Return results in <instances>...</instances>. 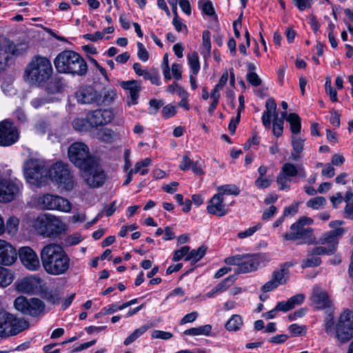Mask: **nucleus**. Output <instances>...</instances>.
<instances>
[{"label": "nucleus", "mask_w": 353, "mask_h": 353, "mask_svg": "<svg viewBox=\"0 0 353 353\" xmlns=\"http://www.w3.org/2000/svg\"><path fill=\"white\" fill-rule=\"evenodd\" d=\"M276 104L273 99H268L265 103V111L263 113L261 120L263 125L265 128H270L271 126V118L278 114L276 112Z\"/></svg>", "instance_id": "obj_26"}, {"label": "nucleus", "mask_w": 353, "mask_h": 353, "mask_svg": "<svg viewBox=\"0 0 353 353\" xmlns=\"http://www.w3.org/2000/svg\"><path fill=\"white\" fill-rule=\"evenodd\" d=\"M188 64L194 75H196L200 70V63L196 52H192L188 55Z\"/></svg>", "instance_id": "obj_35"}, {"label": "nucleus", "mask_w": 353, "mask_h": 353, "mask_svg": "<svg viewBox=\"0 0 353 353\" xmlns=\"http://www.w3.org/2000/svg\"><path fill=\"white\" fill-rule=\"evenodd\" d=\"M198 316H199V314L197 312H192L185 315L181 319L180 323L181 325H183V324H185L188 323L194 322L197 319Z\"/></svg>", "instance_id": "obj_64"}, {"label": "nucleus", "mask_w": 353, "mask_h": 353, "mask_svg": "<svg viewBox=\"0 0 353 353\" xmlns=\"http://www.w3.org/2000/svg\"><path fill=\"white\" fill-rule=\"evenodd\" d=\"M313 220L309 217L303 216L290 226V232L283 234L285 241L301 240V243H311L314 241L313 229L309 226Z\"/></svg>", "instance_id": "obj_7"}, {"label": "nucleus", "mask_w": 353, "mask_h": 353, "mask_svg": "<svg viewBox=\"0 0 353 353\" xmlns=\"http://www.w3.org/2000/svg\"><path fill=\"white\" fill-rule=\"evenodd\" d=\"M75 97L77 102L81 104L100 105L101 101V94L90 85L79 88L75 92Z\"/></svg>", "instance_id": "obj_16"}, {"label": "nucleus", "mask_w": 353, "mask_h": 353, "mask_svg": "<svg viewBox=\"0 0 353 353\" xmlns=\"http://www.w3.org/2000/svg\"><path fill=\"white\" fill-rule=\"evenodd\" d=\"M68 154L70 161L79 169H85L86 166H93L97 160L90 154L89 148L83 143L75 142L68 148Z\"/></svg>", "instance_id": "obj_8"}, {"label": "nucleus", "mask_w": 353, "mask_h": 353, "mask_svg": "<svg viewBox=\"0 0 353 353\" xmlns=\"http://www.w3.org/2000/svg\"><path fill=\"white\" fill-rule=\"evenodd\" d=\"M150 328V325H144L137 329H136L132 334H130L123 341V344L128 346L134 342L139 337L142 336L148 329Z\"/></svg>", "instance_id": "obj_32"}, {"label": "nucleus", "mask_w": 353, "mask_h": 353, "mask_svg": "<svg viewBox=\"0 0 353 353\" xmlns=\"http://www.w3.org/2000/svg\"><path fill=\"white\" fill-rule=\"evenodd\" d=\"M52 72L50 59L40 55L34 56L25 69L24 79L30 84L40 85L50 78Z\"/></svg>", "instance_id": "obj_4"}, {"label": "nucleus", "mask_w": 353, "mask_h": 353, "mask_svg": "<svg viewBox=\"0 0 353 353\" xmlns=\"http://www.w3.org/2000/svg\"><path fill=\"white\" fill-rule=\"evenodd\" d=\"M93 166L89 165L81 170L82 176L86 184L92 188H97L103 185L105 181V174L100 168L98 160L94 161Z\"/></svg>", "instance_id": "obj_12"}, {"label": "nucleus", "mask_w": 353, "mask_h": 353, "mask_svg": "<svg viewBox=\"0 0 353 353\" xmlns=\"http://www.w3.org/2000/svg\"><path fill=\"white\" fill-rule=\"evenodd\" d=\"M219 193L222 194L223 197L224 194H232L237 196L240 194L239 188L234 184H225L218 187Z\"/></svg>", "instance_id": "obj_34"}, {"label": "nucleus", "mask_w": 353, "mask_h": 353, "mask_svg": "<svg viewBox=\"0 0 353 353\" xmlns=\"http://www.w3.org/2000/svg\"><path fill=\"white\" fill-rule=\"evenodd\" d=\"M14 280L12 272L8 269L0 267V287L6 288L10 285Z\"/></svg>", "instance_id": "obj_33"}, {"label": "nucleus", "mask_w": 353, "mask_h": 353, "mask_svg": "<svg viewBox=\"0 0 353 353\" xmlns=\"http://www.w3.org/2000/svg\"><path fill=\"white\" fill-rule=\"evenodd\" d=\"M234 281L235 279L233 276H228L208 292L206 296L208 298H212L226 291L234 283Z\"/></svg>", "instance_id": "obj_27"}, {"label": "nucleus", "mask_w": 353, "mask_h": 353, "mask_svg": "<svg viewBox=\"0 0 353 353\" xmlns=\"http://www.w3.org/2000/svg\"><path fill=\"white\" fill-rule=\"evenodd\" d=\"M57 195L46 194L41 196L39 199L40 207L45 210H54Z\"/></svg>", "instance_id": "obj_28"}, {"label": "nucleus", "mask_w": 353, "mask_h": 353, "mask_svg": "<svg viewBox=\"0 0 353 353\" xmlns=\"http://www.w3.org/2000/svg\"><path fill=\"white\" fill-rule=\"evenodd\" d=\"M19 181L0 177V202L13 201L19 191Z\"/></svg>", "instance_id": "obj_15"}, {"label": "nucleus", "mask_w": 353, "mask_h": 353, "mask_svg": "<svg viewBox=\"0 0 353 353\" xmlns=\"http://www.w3.org/2000/svg\"><path fill=\"white\" fill-rule=\"evenodd\" d=\"M245 254H236L232 256H229L225 259L224 262L227 265H236L237 268H241L242 262L244 259Z\"/></svg>", "instance_id": "obj_47"}, {"label": "nucleus", "mask_w": 353, "mask_h": 353, "mask_svg": "<svg viewBox=\"0 0 353 353\" xmlns=\"http://www.w3.org/2000/svg\"><path fill=\"white\" fill-rule=\"evenodd\" d=\"M117 91L114 88L108 89L104 91L103 92V97H101V101H100V104L101 103H105L109 104L114 101V99L117 98Z\"/></svg>", "instance_id": "obj_46"}, {"label": "nucleus", "mask_w": 353, "mask_h": 353, "mask_svg": "<svg viewBox=\"0 0 353 353\" xmlns=\"http://www.w3.org/2000/svg\"><path fill=\"white\" fill-rule=\"evenodd\" d=\"M137 46L138 48L137 56L139 59L143 62L147 61L149 59V54L144 45L141 42H137Z\"/></svg>", "instance_id": "obj_54"}, {"label": "nucleus", "mask_w": 353, "mask_h": 353, "mask_svg": "<svg viewBox=\"0 0 353 353\" xmlns=\"http://www.w3.org/2000/svg\"><path fill=\"white\" fill-rule=\"evenodd\" d=\"M17 257L14 248L8 242L0 239V264L10 265L15 262Z\"/></svg>", "instance_id": "obj_21"}, {"label": "nucleus", "mask_w": 353, "mask_h": 353, "mask_svg": "<svg viewBox=\"0 0 353 353\" xmlns=\"http://www.w3.org/2000/svg\"><path fill=\"white\" fill-rule=\"evenodd\" d=\"M176 113V107L172 104L165 105L162 110L161 114L165 119L174 117Z\"/></svg>", "instance_id": "obj_53"}, {"label": "nucleus", "mask_w": 353, "mask_h": 353, "mask_svg": "<svg viewBox=\"0 0 353 353\" xmlns=\"http://www.w3.org/2000/svg\"><path fill=\"white\" fill-rule=\"evenodd\" d=\"M272 182V179L270 176L258 177L255 181V185L260 189H265L268 188Z\"/></svg>", "instance_id": "obj_50"}, {"label": "nucleus", "mask_w": 353, "mask_h": 353, "mask_svg": "<svg viewBox=\"0 0 353 353\" xmlns=\"http://www.w3.org/2000/svg\"><path fill=\"white\" fill-rule=\"evenodd\" d=\"M304 139L297 137L296 135H292L291 137V143L294 152L302 153L304 150Z\"/></svg>", "instance_id": "obj_42"}, {"label": "nucleus", "mask_w": 353, "mask_h": 353, "mask_svg": "<svg viewBox=\"0 0 353 353\" xmlns=\"http://www.w3.org/2000/svg\"><path fill=\"white\" fill-rule=\"evenodd\" d=\"M291 179L285 175L281 172L276 176V182L279 186V190H288L290 189V182Z\"/></svg>", "instance_id": "obj_44"}, {"label": "nucleus", "mask_w": 353, "mask_h": 353, "mask_svg": "<svg viewBox=\"0 0 353 353\" xmlns=\"http://www.w3.org/2000/svg\"><path fill=\"white\" fill-rule=\"evenodd\" d=\"M172 24L177 32H181L183 30H185V32H188L187 26L179 19L178 14L174 16Z\"/></svg>", "instance_id": "obj_60"}, {"label": "nucleus", "mask_w": 353, "mask_h": 353, "mask_svg": "<svg viewBox=\"0 0 353 353\" xmlns=\"http://www.w3.org/2000/svg\"><path fill=\"white\" fill-rule=\"evenodd\" d=\"M19 225V219L16 216H10L6 221L5 230L7 232L14 236L17 234Z\"/></svg>", "instance_id": "obj_36"}, {"label": "nucleus", "mask_w": 353, "mask_h": 353, "mask_svg": "<svg viewBox=\"0 0 353 353\" xmlns=\"http://www.w3.org/2000/svg\"><path fill=\"white\" fill-rule=\"evenodd\" d=\"M228 80V72H225L222 76L221 77L219 83L215 85L214 88L211 92L212 96H216V97L220 98V90L223 88V86L226 84Z\"/></svg>", "instance_id": "obj_41"}, {"label": "nucleus", "mask_w": 353, "mask_h": 353, "mask_svg": "<svg viewBox=\"0 0 353 353\" xmlns=\"http://www.w3.org/2000/svg\"><path fill=\"white\" fill-rule=\"evenodd\" d=\"M321 263V260L319 257L315 255H312L310 258H308L303 261L301 266L303 268L316 267L319 266Z\"/></svg>", "instance_id": "obj_51"}, {"label": "nucleus", "mask_w": 353, "mask_h": 353, "mask_svg": "<svg viewBox=\"0 0 353 353\" xmlns=\"http://www.w3.org/2000/svg\"><path fill=\"white\" fill-rule=\"evenodd\" d=\"M248 81L254 86H259L261 84V79L254 72H250L247 74Z\"/></svg>", "instance_id": "obj_61"}, {"label": "nucleus", "mask_w": 353, "mask_h": 353, "mask_svg": "<svg viewBox=\"0 0 353 353\" xmlns=\"http://www.w3.org/2000/svg\"><path fill=\"white\" fill-rule=\"evenodd\" d=\"M344 233L343 228H336L328 232L323 234L319 239V242L321 244H328V246H334L335 250L338 244L339 237Z\"/></svg>", "instance_id": "obj_25"}, {"label": "nucleus", "mask_w": 353, "mask_h": 353, "mask_svg": "<svg viewBox=\"0 0 353 353\" xmlns=\"http://www.w3.org/2000/svg\"><path fill=\"white\" fill-rule=\"evenodd\" d=\"M121 86L122 88L129 92L128 105H136L139 97V92L141 90V82L136 80L121 81Z\"/></svg>", "instance_id": "obj_22"}, {"label": "nucleus", "mask_w": 353, "mask_h": 353, "mask_svg": "<svg viewBox=\"0 0 353 353\" xmlns=\"http://www.w3.org/2000/svg\"><path fill=\"white\" fill-rule=\"evenodd\" d=\"M113 118L114 114L111 110L99 109L88 112L85 119L90 125L97 127L109 123Z\"/></svg>", "instance_id": "obj_17"}, {"label": "nucleus", "mask_w": 353, "mask_h": 353, "mask_svg": "<svg viewBox=\"0 0 353 353\" xmlns=\"http://www.w3.org/2000/svg\"><path fill=\"white\" fill-rule=\"evenodd\" d=\"M72 208L70 202L60 196H58L57 200L56 201L54 210H58L63 212H68Z\"/></svg>", "instance_id": "obj_37"}, {"label": "nucleus", "mask_w": 353, "mask_h": 353, "mask_svg": "<svg viewBox=\"0 0 353 353\" xmlns=\"http://www.w3.org/2000/svg\"><path fill=\"white\" fill-rule=\"evenodd\" d=\"M324 330L327 335L334 337L339 343H347L353 339V311L344 310L336 321L333 317H327Z\"/></svg>", "instance_id": "obj_2"}, {"label": "nucleus", "mask_w": 353, "mask_h": 353, "mask_svg": "<svg viewBox=\"0 0 353 353\" xmlns=\"http://www.w3.org/2000/svg\"><path fill=\"white\" fill-rule=\"evenodd\" d=\"M305 296L303 294H297L288 299L289 303L290 304L292 309L295 307L296 305H301L305 300Z\"/></svg>", "instance_id": "obj_58"}, {"label": "nucleus", "mask_w": 353, "mask_h": 353, "mask_svg": "<svg viewBox=\"0 0 353 353\" xmlns=\"http://www.w3.org/2000/svg\"><path fill=\"white\" fill-rule=\"evenodd\" d=\"M173 336V334L169 332L155 330L152 332V337L153 339H160L163 340H168Z\"/></svg>", "instance_id": "obj_56"}, {"label": "nucleus", "mask_w": 353, "mask_h": 353, "mask_svg": "<svg viewBox=\"0 0 353 353\" xmlns=\"http://www.w3.org/2000/svg\"><path fill=\"white\" fill-rule=\"evenodd\" d=\"M46 299L52 304H58L60 297L59 294L56 291L47 292L45 294Z\"/></svg>", "instance_id": "obj_62"}, {"label": "nucleus", "mask_w": 353, "mask_h": 353, "mask_svg": "<svg viewBox=\"0 0 353 353\" xmlns=\"http://www.w3.org/2000/svg\"><path fill=\"white\" fill-rule=\"evenodd\" d=\"M241 119V114L237 112L236 117H232L228 125V130L232 134L235 133L236 128Z\"/></svg>", "instance_id": "obj_63"}, {"label": "nucleus", "mask_w": 353, "mask_h": 353, "mask_svg": "<svg viewBox=\"0 0 353 353\" xmlns=\"http://www.w3.org/2000/svg\"><path fill=\"white\" fill-rule=\"evenodd\" d=\"M310 299L312 306L317 310H325L327 313L334 310V305L328 293L319 286L314 287Z\"/></svg>", "instance_id": "obj_13"}, {"label": "nucleus", "mask_w": 353, "mask_h": 353, "mask_svg": "<svg viewBox=\"0 0 353 353\" xmlns=\"http://www.w3.org/2000/svg\"><path fill=\"white\" fill-rule=\"evenodd\" d=\"M99 139L105 143H111L113 140L114 132L110 129H104L97 134Z\"/></svg>", "instance_id": "obj_48"}, {"label": "nucleus", "mask_w": 353, "mask_h": 353, "mask_svg": "<svg viewBox=\"0 0 353 353\" xmlns=\"http://www.w3.org/2000/svg\"><path fill=\"white\" fill-rule=\"evenodd\" d=\"M203 48L201 54L205 55H210L211 52V42H210V32L208 30H205L202 34Z\"/></svg>", "instance_id": "obj_40"}, {"label": "nucleus", "mask_w": 353, "mask_h": 353, "mask_svg": "<svg viewBox=\"0 0 353 353\" xmlns=\"http://www.w3.org/2000/svg\"><path fill=\"white\" fill-rule=\"evenodd\" d=\"M48 163L39 159H30L23 165L26 181L34 185L41 187L48 181Z\"/></svg>", "instance_id": "obj_5"}, {"label": "nucleus", "mask_w": 353, "mask_h": 353, "mask_svg": "<svg viewBox=\"0 0 353 353\" xmlns=\"http://www.w3.org/2000/svg\"><path fill=\"white\" fill-rule=\"evenodd\" d=\"M14 308L23 314L37 317L43 314L46 305L37 298L27 299L23 296L17 297L14 301Z\"/></svg>", "instance_id": "obj_11"}, {"label": "nucleus", "mask_w": 353, "mask_h": 353, "mask_svg": "<svg viewBox=\"0 0 353 353\" xmlns=\"http://www.w3.org/2000/svg\"><path fill=\"white\" fill-rule=\"evenodd\" d=\"M263 258L260 254H245L241 268H236L235 272L245 274L256 270L263 263Z\"/></svg>", "instance_id": "obj_19"}, {"label": "nucleus", "mask_w": 353, "mask_h": 353, "mask_svg": "<svg viewBox=\"0 0 353 353\" xmlns=\"http://www.w3.org/2000/svg\"><path fill=\"white\" fill-rule=\"evenodd\" d=\"M281 172L290 179L293 177L305 179L307 176L305 169L301 164L295 165L292 163H285Z\"/></svg>", "instance_id": "obj_23"}, {"label": "nucleus", "mask_w": 353, "mask_h": 353, "mask_svg": "<svg viewBox=\"0 0 353 353\" xmlns=\"http://www.w3.org/2000/svg\"><path fill=\"white\" fill-rule=\"evenodd\" d=\"M32 225L39 233L48 237L57 236L65 230V225L59 218L49 214L39 216Z\"/></svg>", "instance_id": "obj_6"}, {"label": "nucleus", "mask_w": 353, "mask_h": 353, "mask_svg": "<svg viewBox=\"0 0 353 353\" xmlns=\"http://www.w3.org/2000/svg\"><path fill=\"white\" fill-rule=\"evenodd\" d=\"M40 258L43 268L48 274L61 275L70 268V259L58 244L49 243L45 245L40 252Z\"/></svg>", "instance_id": "obj_1"}, {"label": "nucleus", "mask_w": 353, "mask_h": 353, "mask_svg": "<svg viewBox=\"0 0 353 353\" xmlns=\"http://www.w3.org/2000/svg\"><path fill=\"white\" fill-rule=\"evenodd\" d=\"M19 256L22 264L30 271L40 268V261L37 253L30 247H22L19 250Z\"/></svg>", "instance_id": "obj_18"}, {"label": "nucleus", "mask_w": 353, "mask_h": 353, "mask_svg": "<svg viewBox=\"0 0 353 353\" xmlns=\"http://www.w3.org/2000/svg\"><path fill=\"white\" fill-rule=\"evenodd\" d=\"M10 57V53L8 48L0 43V72L6 68Z\"/></svg>", "instance_id": "obj_39"}, {"label": "nucleus", "mask_w": 353, "mask_h": 353, "mask_svg": "<svg viewBox=\"0 0 353 353\" xmlns=\"http://www.w3.org/2000/svg\"><path fill=\"white\" fill-rule=\"evenodd\" d=\"M27 327L26 321L13 314L0 310V336H14Z\"/></svg>", "instance_id": "obj_10"}, {"label": "nucleus", "mask_w": 353, "mask_h": 353, "mask_svg": "<svg viewBox=\"0 0 353 353\" xmlns=\"http://www.w3.org/2000/svg\"><path fill=\"white\" fill-rule=\"evenodd\" d=\"M293 2L299 10L303 11L307 8H310L314 0H293Z\"/></svg>", "instance_id": "obj_57"}, {"label": "nucleus", "mask_w": 353, "mask_h": 353, "mask_svg": "<svg viewBox=\"0 0 353 353\" xmlns=\"http://www.w3.org/2000/svg\"><path fill=\"white\" fill-rule=\"evenodd\" d=\"M261 228V225L260 224H258L255 226L249 228L243 232H239L237 236L240 239H244L249 237L254 234V232H256L257 230H259Z\"/></svg>", "instance_id": "obj_59"}, {"label": "nucleus", "mask_w": 353, "mask_h": 353, "mask_svg": "<svg viewBox=\"0 0 353 353\" xmlns=\"http://www.w3.org/2000/svg\"><path fill=\"white\" fill-rule=\"evenodd\" d=\"M326 204V199L323 196H316L310 199L307 203L306 205L308 208H311L314 210H319L323 208Z\"/></svg>", "instance_id": "obj_43"}, {"label": "nucleus", "mask_w": 353, "mask_h": 353, "mask_svg": "<svg viewBox=\"0 0 353 353\" xmlns=\"http://www.w3.org/2000/svg\"><path fill=\"white\" fill-rule=\"evenodd\" d=\"M190 250V248L189 246L185 245L183 246L181 249L177 250L174 252L172 260L174 261H179L182 258L186 257L189 254V251Z\"/></svg>", "instance_id": "obj_52"}, {"label": "nucleus", "mask_w": 353, "mask_h": 353, "mask_svg": "<svg viewBox=\"0 0 353 353\" xmlns=\"http://www.w3.org/2000/svg\"><path fill=\"white\" fill-rule=\"evenodd\" d=\"M207 211L217 216H224L228 213V206L223 203L222 194H215L208 201Z\"/></svg>", "instance_id": "obj_20"}, {"label": "nucleus", "mask_w": 353, "mask_h": 353, "mask_svg": "<svg viewBox=\"0 0 353 353\" xmlns=\"http://www.w3.org/2000/svg\"><path fill=\"white\" fill-rule=\"evenodd\" d=\"M293 265L294 263L292 262H285L281 264L279 270H276L272 272L271 279L279 286L285 284L290 273L289 269Z\"/></svg>", "instance_id": "obj_24"}, {"label": "nucleus", "mask_w": 353, "mask_h": 353, "mask_svg": "<svg viewBox=\"0 0 353 353\" xmlns=\"http://www.w3.org/2000/svg\"><path fill=\"white\" fill-rule=\"evenodd\" d=\"M19 138V132L12 122L7 119L0 122V146H10L15 143Z\"/></svg>", "instance_id": "obj_14"}, {"label": "nucleus", "mask_w": 353, "mask_h": 353, "mask_svg": "<svg viewBox=\"0 0 353 353\" xmlns=\"http://www.w3.org/2000/svg\"><path fill=\"white\" fill-rule=\"evenodd\" d=\"M325 92L330 96V99L332 101H337V92L334 88L331 85L330 80H327L325 84Z\"/></svg>", "instance_id": "obj_55"}, {"label": "nucleus", "mask_w": 353, "mask_h": 353, "mask_svg": "<svg viewBox=\"0 0 353 353\" xmlns=\"http://www.w3.org/2000/svg\"><path fill=\"white\" fill-rule=\"evenodd\" d=\"M286 121L290 123V131L293 135L300 133L301 130V119L296 113H290L286 118Z\"/></svg>", "instance_id": "obj_29"}, {"label": "nucleus", "mask_w": 353, "mask_h": 353, "mask_svg": "<svg viewBox=\"0 0 353 353\" xmlns=\"http://www.w3.org/2000/svg\"><path fill=\"white\" fill-rule=\"evenodd\" d=\"M284 121L279 119L278 114L274 115L273 119L272 133L276 137H279L283 134Z\"/></svg>", "instance_id": "obj_38"}, {"label": "nucleus", "mask_w": 353, "mask_h": 353, "mask_svg": "<svg viewBox=\"0 0 353 353\" xmlns=\"http://www.w3.org/2000/svg\"><path fill=\"white\" fill-rule=\"evenodd\" d=\"M48 179L54 181L59 186L66 190L74 188L73 176L68 166L61 162H57L52 166L48 165Z\"/></svg>", "instance_id": "obj_9"}, {"label": "nucleus", "mask_w": 353, "mask_h": 353, "mask_svg": "<svg viewBox=\"0 0 353 353\" xmlns=\"http://www.w3.org/2000/svg\"><path fill=\"white\" fill-rule=\"evenodd\" d=\"M206 250L207 248L204 245H201L196 250L189 251V254L185 258V261H190L192 264H194L204 256Z\"/></svg>", "instance_id": "obj_31"}, {"label": "nucleus", "mask_w": 353, "mask_h": 353, "mask_svg": "<svg viewBox=\"0 0 353 353\" xmlns=\"http://www.w3.org/2000/svg\"><path fill=\"white\" fill-rule=\"evenodd\" d=\"M199 6L201 8L202 12L208 16L215 15V11L212 3L210 1L201 0L199 2Z\"/></svg>", "instance_id": "obj_45"}, {"label": "nucleus", "mask_w": 353, "mask_h": 353, "mask_svg": "<svg viewBox=\"0 0 353 353\" xmlns=\"http://www.w3.org/2000/svg\"><path fill=\"white\" fill-rule=\"evenodd\" d=\"M305 326L299 325L296 323H294L290 325L289 331L291 333L292 336H302L305 333Z\"/></svg>", "instance_id": "obj_49"}, {"label": "nucleus", "mask_w": 353, "mask_h": 353, "mask_svg": "<svg viewBox=\"0 0 353 353\" xmlns=\"http://www.w3.org/2000/svg\"><path fill=\"white\" fill-rule=\"evenodd\" d=\"M242 317L239 314H233L225 323V327L229 332H236L243 325Z\"/></svg>", "instance_id": "obj_30"}, {"label": "nucleus", "mask_w": 353, "mask_h": 353, "mask_svg": "<svg viewBox=\"0 0 353 353\" xmlns=\"http://www.w3.org/2000/svg\"><path fill=\"white\" fill-rule=\"evenodd\" d=\"M57 71L60 74L82 77L87 74L88 65L84 59L73 50H63L54 60Z\"/></svg>", "instance_id": "obj_3"}]
</instances>
